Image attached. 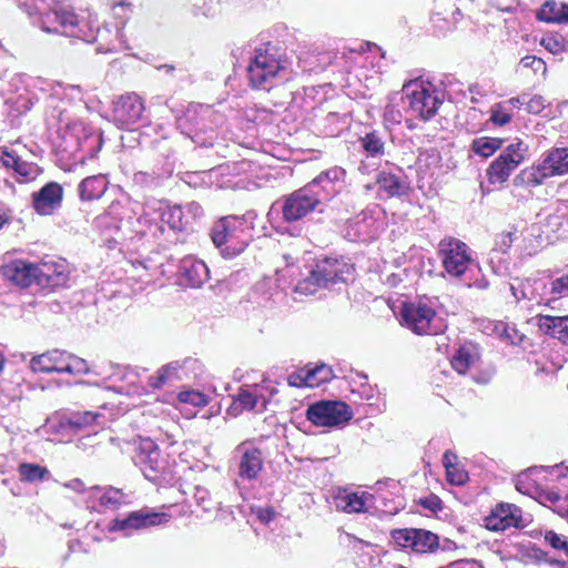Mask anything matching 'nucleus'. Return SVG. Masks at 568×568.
<instances>
[{"label": "nucleus", "mask_w": 568, "mask_h": 568, "mask_svg": "<svg viewBox=\"0 0 568 568\" xmlns=\"http://www.w3.org/2000/svg\"><path fill=\"white\" fill-rule=\"evenodd\" d=\"M361 145L367 156L382 158L385 154V142L383 135L374 130L359 139Z\"/></svg>", "instance_id": "nucleus-25"}, {"label": "nucleus", "mask_w": 568, "mask_h": 568, "mask_svg": "<svg viewBox=\"0 0 568 568\" xmlns=\"http://www.w3.org/2000/svg\"><path fill=\"white\" fill-rule=\"evenodd\" d=\"M285 63V60L275 58L268 50H255L246 69L251 85L255 89L270 90L275 80H286Z\"/></svg>", "instance_id": "nucleus-1"}, {"label": "nucleus", "mask_w": 568, "mask_h": 568, "mask_svg": "<svg viewBox=\"0 0 568 568\" xmlns=\"http://www.w3.org/2000/svg\"><path fill=\"white\" fill-rule=\"evenodd\" d=\"M32 207L37 213L59 210L63 200V187L58 182H48L31 194Z\"/></svg>", "instance_id": "nucleus-16"}, {"label": "nucleus", "mask_w": 568, "mask_h": 568, "mask_svg": "<svg viewBox=\"0 0 568 568\" xmlns=\"http://www.w3.org/2000/svg\"><path fill=\"white\" fill-rule=\"evenodd\" d=\"M307 369L312 382H314V386H320L321 384L327 383L334 376L333 369L326 364L316 365L315 367Z\"/></svg>", "instance_id": "nucleus-40"}, {"label": "nucleus", "mask_w": 568, "mask_h": 568, "mask_svg": "<svg viewBox=\"0 0 568 568\" xmlns=\"http://www.w3.org/2000/svg\"><path fill=\"white\" fill-rule=\"evenodd\" d=\"M568 173V148H555L548 152L542 164L531 171H523L515 178V182L520 179L532 185H539L545 178L555 174Z\"/></svg>", "instance_id": "nucleus-5"}, {"label": "nucleus", "mask_w": 568, "mask_h": 568, "mask_svg": "<svg viewBox=\"0 0 568 568\" xmlns=\"http://www.w3.org/2000/svg\"><path fill=\"white\" fill-rule=\"evenodd\" d=\"M540 44L552 54H557L565 49L564 39L554 36L544 37Z\"/></svg>", "instance_id": "nucleus-50"}, {"label": "nucleus", "mask_w": 568, "mask_h": 568, "mask_svg": "<svg viewBox=\"0 0 568 568\" xmlns=\"http://www.w3.org/2000/svg\"><path fill=\"white\" fill-rule=\"evenodd\" d=\"M568 290V274L556 278L551 284V293L560 294Z\"/></svg>", "instance_id": "nucleus-55"}, {"label": "nucleus", "mask_w": 568, "mask_h": 568, "mask_svg": "<svg viewBox=\"0 0 568 568\" xmlns=\"http://www.w3.org/2000/svg\"><path fill=\"white\" fill-rule=\"evenodd\" d=\"M510 292L511 295L515 297L516 302L518 303L520 300L527 298V294L525 290L516 287L514 284H510Z\"/></svg>", "instance_id": "nucleus-63"}, {"label": "nucleus", "mask_w": 568, "mask_h": 568, "mask_svg": "<svg viewBox=\"0 0 568 568\" xmlns=\"http://www.w3.org/2000/svg\"><path fill=\"white\" fill-rule=\"evenodd\" d=\"M504 139L480 136L473 140L470 150L481 158L491 156L497 150L503 146Z\"/></svg>", "instance_id": "nucleus-26"}, {"label": "nucleus", "mask_w": 568, "mask_h": 568, "mask_svg": "<svg viewBox=\"0 0 568 568\" xmlns=\"http://www.w3.org/2000/svg\"><path fill=\"white\" fill-rule=\"evenodd\" d=\"M68 359V352L59 348L36 355L30 359V368L34 373H58L65 374L64 367Z\"/></svg>", "instance_id": "nucleus-18"}, {"label": "nucleus", "mask_w": 568, "mask_h": 568, "mask_svg": "<svg viewBox=\"0 0 568 568\" xmlns=\"http://www.w3.org/2000/svg\"><path fill=\"white\" fill-rule=\"evenodd\" d=\"M321 287H324V285L320 284L318 277L315 275L313 271H311L310 275L306 278L300 281L296 284L294 291L302 295H313Z\"/></svg>", "instance_id": "nucleus-37"}, {"label": "nucleus", "mask_w": 568, "mask_h": 568, "mask_svg": "<svg viewBox=\"0 0 568 568\" xmlns=\"http://www.w3.org/2000/svg\"><path fill=\"white\" fill-rule=\"evenodd\" d=\"M511 120V115L504 110L500 104H495L490 111V121L498 126L506 125Z\"/></svg>", "instance_id": "nucleus-48"}, {"label": "nucleus", "mask_w": 568, "mask_h": 568, "mask_svg": "<svg viewBox=\"0 0 568 568\" xmlns=\"http://www.w3.org/2000/svg\"><path fill=\"white\" fill-rule=\"evenodd\" d=\"M407 95L410 99L409 105L412 110L424 121L432 119L443 103L436 90L423 85L407 93Z\"/></svg>", "instance_id": "nucleus-12"}, {"label": "nucleus", "mask_w": 568, "mask_h": 568, "mask_svg": "<svg viewBox=\"0 0 568 568\" xmlns=\"http://www.w3.org/2000/svg\"><path fill=\"white\" fill-rule=\"evenodd\" d=\"M346 172L341 166H334L321 172L311 183L315 184V189L321 193L322 199L329 202L339 193Z\"/></svg>", "instance_id": "nucleus-17"}, {"label": "nucleus", "mask_w": 568, "mask_h": 568, "mask_svg": "<svg viewBox=\"0 0 568 568\" xmlns=\"http://www.w3.org/2000/svg\"><path fill=\"white\" fill-rule=\"evenodd\" d=\"M123 496L124 494L122 490L114 487H109L101 496L100 501L103 506L116 508L122 504Z\"/></svg>", "instance_id": "nucleus-45"}, {"label": "nucleus", "mask_w": 568, "mask_h": 568, "mask_svg": "<svg viewBox=\"0 0 568 568\" xmlns=\"http://www.w3.org/2000/svg\"><path fill=\"white\" fill-rule=\"evenodd\" d=\"M402 321L418 335L429 334L430 322L435 317V311L426 303H404L402 307Z\"/></svg>", "instance_id": "nucleus-11"}, {"label": "nucleus", "mask_w": 568, "mask_h": 568, "mask_svg": "<svg viewBox=\"0 0 568 568\" xmlns=\"http://www.w3.org/2000/svg\"><path fill=\"white\" fill-rule=\"evenodd\" d=\"M520 64L524 68H531L535 73L541 72L546 73L547 67L546 62L541 58H537L535 55H526L520 60Z\"/></svg>", "instance_id": "nucleus-51"}, {"label": "nucleus", "mask_w": 568, "mask_h": 568, "mask_svg": "<svg viewBox=\"0 0 568 568\" xmlns=\"http://www.w3.org/2000/svg\"><path fill=\"white\" fill-rule=\"evenodd\" d=\"M257 517L261 521L270 523L275 517V511L273 508H260L257 513Z\"/></svg>", "instance_id": "nucleus-59"}, {"label": "nucleus", "mask_w": 568, "mask_h": 568, "mask_svg": "<svg viewBox=\"0 0 568 568\" xmlns=\"http://www.w3.org/2000/svg\"><path fill=\"white\" fill-rule=\"evenodd\" d=\"M201 397V394L200 393H181L180 394V399L182 402H185V403H191V404H197V402L195 400V398H200Z\"/></svg>", "instance_id": "nucleus-62"}, {"label": "nucleus", "mask_w": 568, "mask_h": 568, "mask_svg": "<svg viewBox=\"0 0 568 568\" xmlns=\"http://www.w3.org/2000/svg\"><path fill=\"white\" fill-rule=\"evenodd\" d=\"M439 548L443 551H453V550L457 549V545L455 541L446 538V539H444L443 544L439 542Z\"/></svg>", "instance_id": "nucleus-64"}, {"label": "nucleus", "mask_w": 568, "mask_h": 568, "mask_svg": "<svg viewBox=\"0 0 568 568\" xmlns=\"http://www.w3.org/2000/svg\"><path fill=\"white\" fill-rule=\"evenodd\" d=\"M508 155H499L487 169V176L491 184L507 181L510 173L519 165L518 160L509 159Z\"/></svg>", "instance_id": "nucleus-20"}, {"label": "nucleus", "mask_w": 568, "mask_h": 568, "mask_svg": "<svg viewBox=\"0 0 568 568\" xmlns=\"http://www.w3.org/2000/svg\"><path fill=\"white\" fill-rule=\"evenodd\" d=\"M545 108V99L541 95H534L526 102V110L529 113L538 114Z\"/></svg>", "instance_id": "nucleus-53"}, {"label": "nucleus", "mask_w": 568, "mask_h": 568, "mask_svg": "<svg viewBox=\"0 0 568 568\" xmlns=\"http://www.w3.org/2000/svg\"><path fill=\"white\" fill-rule=\"evenodd\" d=\"M417 504L433 514H437L444 507L442 499L435 494L419 498Z\"/></svg>", "instance_id": "nucleus-47"}, {"label": "nucleus", "mask_w": 568, "mask_h": 568, "mask_svg": "<svg viewBox=\"0 0 568 568\" xmlns=\"http://www.w3.org/2000/svg\"><path fill=\"white\" fill-rule=\"evenodd\" d=\"M239 215H222L211 229V239L216 247H221L227 242L231 235L233 223L239 220Z\"/></svg>", "instance_id": "nucleus-23"}, {"label": "nucleus", "mask_w": 568, "mask_h": 568, "mask_svg": "<svg viewBox=\"0 0 568 568\" xmlns=\"http://www.w3.org/2000/svg\"><path fill=\"white\" fill-rule=\"evenodd\" d=\"M169 381V377L164 374H161V371H158V375L155 377H151L150 385L153 388H161L166 382Z\"/></svg>", "instance_id": "nucleus-60"}, {"label": "nucleus", "mask_w": 568, "mask_h": 568, "mask_svg": "<svg viewBox=\"0 0 568 568\" xmlns=\"http://www.w3.org/2000/svg\"><path fill=\"white\" fill-rule=\"evenodd\" d=\"M447 481L455 486H462L468 480V474L458 466L446 470Z\"/></svg>", "instance_id": "nucleus-49"}, {"label": "nucleus", "mask_w": 568, "mask_h": 568, "mask_svg": "<svg viewBox=\"0 0 568 568\" xmlns=\"http://www.w3.org/2000/svg\"><path fill=\"white\" fill-rule=\"evenodd\" d=\"M558 9H559L558 24L568 23V3L560 2Z\"/></svg>", "instance_id": "nucleus-61"}, {"label": "nucleus", "mask_w": 568, "mask_h": 568, "mask_svg": "<svg viewBox=\"0 0 568 568\" xmlns=\"http://www.w3.org/2000/svg\"><path fill=\"white\" fill-rule=\"evenodd\" d=\"M19 473L21 478L27 481L42 480L49 474L47 468L28 463H23L19 466Z\"/></svg>", "instance_id": "nucleus-34"}, {"label": "nucleus", "mask_w": 568, "mask_h": 568, "mask_svg": "<svg viewBox=\"0 0 568 568\" xmlns=\"http://www.w3.org/2000/svg\"><path fill=\"white\" fill-rule=\"evenodd\" d=\"M100 415L93 412H72L63 414L60 418L61 427H69L72 430H81L92 425Z\"/></svg>", "instance_id": "nucleus-22"}, {"label": "nucleus", "mask_w": 568, "mask_h": 568, "mask_svg": "<svg viewBox=\"0 0 568 568\" xmlns=\"http://www.w3.org/2000/svg\"><path fill=\"white\" fill-rule=\"evenodd\" d=\"M42 172V169L38 166L36 163H29L20 160L16 173L20 176L18 180L20 183L33 181L39 176Z\"/></svg>", "instance_id": "nucleus-36"}, {"label": "nucleus", "mask_w": 568, "mask_h": 568, "mask_svg": "<svg viewBox=\"0 0 568 568\" xmlns=\"http://www.w3.org/2000/svg\"><path fill=\"white\" fill-rule=\"evenodd\" d=\"M235 400L239 402L243 409L253 410L257 405L258 396L242 386L235 395Z\"/></svg>", "instance_id": "nucleus-42"}, {"label": "nucleus", "mask_w": 568, "mask_h": 568, "mask_svg": "<svg viewBox=\"0 0 568 568\" xmlns=\"http://www.w3.org/2000/svg\"><path fill=\"white\" fill-rule=\"evenodd\" d=\"M282 213H324L326 200L315 189V184L308 182L303 187L282 197Z\"/></svg>", "instance_id": "nucleus-6"}, {"label": "nucleus", "mask_w": 568, "mask_h": 568, "mask_svg": "<svg viewBox=\"0 0 568 568\" xmlns=\"http://www.w3.org/2000/svg\"><path fill=\"white\" fill-rule=\"evenodd\" d=\"M568 322V315L566 316H551V315H539L538 326L545 334H555V328Z\"/></svg>", "instance_id": "nucleus-38"}, {"label": "nucleus", "mask_w": 568, "mask_h": 568, "mask_svg": "<svg viewBox=\"0 0 568 568\" xmlns=\"http://www.w3.org/2000/svg\"><path fill=\"white\" fill-rule=\"evenodd\" d=\"M545 541L554 549L564 551L568 555V538L557 534L554 530H546Z\"/></svg>", "instance_id": "nucleus-43"}, {"label": "nucleus", "mask_w": 568, "mask_h": 568, "mask_svg": "<svg viewBox=\"0 0 568 568\" xmlns=\"http://www.w3.org/2000/svg\"><path fill=\"white\" fill-rule=\"evenodd\" d=\"M344 505L343 510L347 513H364L366 511V501L364 496H359L357 493L347 494L343 498Z\"/></svg>", "instance_id": "nucleus-39"}, {"label": "nucleus", "mask_w": 568, "mask_h": 568, "mask_svg": "<svg viewBox=\"0 0 568 568\" xmlns=\"http://www.w3.org/2000/svg\"><path fill=\"white\" fill-rule=\"evenodd\" d=\"M78 190L82 201L99 199L105 190V181L101 176H88L82 180Z\"/></svg>", "instance_id": "nucleus-24"}, {"label": "nucleus", "mask_w": 568, "mask_h": 568, "mask_svg": "<svg viewBox=\"0 0 568 568\" xmlns=\"http://www.w3.org/2000/svg\"><path fill=\"white\" fill-rule=\"evenodd\" d=\"M53 22L58 26L54 28H44L48 32H61L68 33L70 29H73L78 24V17L75 13L67 10H54L52 11Z\"/></svg>", "instance_id": "nucleus-29"}, {"label": "nucleus", "mask_w": 568, "mask_h": 568, "mask_svg": "<svg viewBox=\"0 0 568 568\" xmlns=\"http://www.w3.org/2000/svg\"><path fill=\"white\" fill-rule=\"evenodd\" d=\"M305 417L317 427L343 428L353 418V410L343 400L321 399L307 406Z\"/></svg>", "instance_id": "nucleus-2"}, {"label": "nucleus", "mask_w": 568, "mask_h": 568, "mask_svg": "<svg viewBox=\"0 0 568 568\" xmlns=\"http://www.w3.org/2000/svg\"><path fill=\"white\" fill-rule=\"evenodd\" d=\"M439 253L446 272L455 277L462 276L473 262L468 246L457 239L443 240Z\"/></svg>", "instance_id": "nucleus-7"}, {"label": "nucleus", "mask_w": 568, "mask_h": 568, "mask_svg": "<svg viewBox=\"0 0 568 568\" xmlns=\"http://www.w3.org/2000/svg\"><path fill=\"white\" fill-rule=\"evenodd\" d=\"M170 515L159 513L149 508L131 511L126 516L115 517L109 525V531H121L124 536H130L134 530H141L149 527L168 523Z\"/></svg>", "instance_id": "nucleus-3"}, {"label": "nucleus", "mask_w": 568, "mask_h": 568, "mask_svg": "<svg viewBox=\"0 0 568 568\" xmlns=\"http://www.w3.org/2000/svg\"><path fill=\"white\" fill-rule=\"evenodd\" d=\"M38 275V287H60L64 286L69 278V272L64 260L42 261L36 264Z\"/></svg>", "instance_id": "nucleus-15"}, {"label": "nucleus", "mask_w": 568, "mask_h": 568, "mask_svg": "<svg viewBox=\"0 0 568 568\" xmlns=\"http://www.w3.org/2000/svg\"><path fill=\"white\" fill-rule=\"evenodd\" d=\"M36 264L16 261L2 267V275L20 287L38 286Z\"/></svg>", "instance_id": "nucleus-19"}, {"label": "nucleus", "mask_w": 568, "mask_h": 568, "mask_svg": "<svg viewBox=\"0 0 568 568\" xmlns=\"http://www.w3.org/2000/svg\"><path fill=\"white\" fill-rule=\"evenodd\" d=\"M376 183L381 190L392 196L400 194L403 190L400 179L395 174L381 172L377 174Z\"/></svg>", "instance_id": "nucleus-30"}, {"label": "nucleus", "mask_w": 568, "mask_h": 568, "mask_svg": "<svg viewBox=\"0 0 568 568\" xmlns=\"http://www.w3.org/2000/svg\"><path fill=\"white\" fill-rule=\"evenodd\" d=\"M320 280V284L327 288L336 283H347L354 273L352 265L343 260L325 257L318 261L312 270Z\"/></svg>", "instance_id": "nucleus-9"}, {"label": "nucleus", "mask_w": 568, "mask_h": 568, "mask_svg": "<svg viewBox=\"0 0 568 568\" xmlns=\"http://www.w3.org/2000/svg\"><path fill=\"white\" fill-rule=\"evenodd\" d=\"M473 362V355L465 347H459L450 361L453 368L460 375L468 371Z\"/></svg>", "instance_id": "nucleus-33"}, {"label": "nucleus", "mask_w": 568, "mask_h": 568, "mask_svg": "<svg viewBox=\"0 0 568 568\" xmlns=\"http://www.w3.org/2000/svg\"><path fill=\"white\" fill-rule=\"evenodd\" d=\"M442 462L445 470L454 468V466H457V455L450 450H446L443 455Z\"/></svg>", "instance_id": "nucleus-58"}, {"label": "nucleus", "mask_w": 568, "mask_h": 568, "mask_svg": "<svg viewBox=\"0 0 568 568\" xmlns=\"http://www.w3.org/2000/svg\"><path fill=\"white\" fill-rule=\"evenodd\" d=\"M132 459L148 480L155 481L164 468L159 446L150 438H143L134 450Z\"/></svg>", "instance_id": "nucleus-8"}, {"label": "nucleus", "mask_w": 568, "mask_h": 568, "mask_svg": "<svg viewBox=\"0 0 568 568\" xmlns=\"http://www.w3.org/2000/svg\"><path fill=\"white\" fill-rule=\"evenodd\" d=\"M548 335L554 338H557L562 344H567L568 343V325L561 324L560 326H557V328H555V334H548Z\"/></svg>", "instance_id": "nucleus-56"}, {"label": "nucleus", "mask_w": 568, "mask_h": 568, "mask_svg": "<svg viewBox=\"0 0 568 568\" xmlns=\"http://www.w3.org/2000/svg\"><path fill=\"white\" fill-rule=\"evenodd\" d=\"M287 383L293 387H303L310 386L314 387V382H312L308 369H302L300 372H294L287 377Z\"/></svg>", "instance_id": "nucleus-46"}, {"label": "nucleus", "mask_w": 568, "mask_h": 568, "mask_svg": "<svg viewBox=\"0 0 568 568\" xmlns=\"http://www.w3.org/2000/svg\"><path fill=\"white\" fill-rule=\"evenodd\" d=\"M178 275L180 285L199 288L210 278V270L203 261L186 256L179 264Z\"/></svg>", "instance_id": "nucleus-14"}, {"label": "nucleus", "mask_w": 568, "mask_h": 568, "mask_svg": "<svg viewBox=\"0 0 568 568\" xmlns=\"http://www.w3.org/2000/svg\"><path fill=\"white\" fill-rule=\"evenodd\" d=\"M120 221L113 215H103L102 219H98V226L104 227L103 235L105 236L104 242L109 248H115L119 243L118 236L121 233Z\"/></svg>", "instance_id": "nucleus-27"}, {"label": "nucleus", "mask_w": 568, "mask_h": 568, "mask_svg": "<svg viewBox=\"0 0 568 568\" xmlns=\"http://www.w3.org/2000/svg\"><path fill=\"white\" fill-rule=\"evenodd\" d=\"M393 541L416 554H433L439 549V536L422 528H400L390 531Z\"/></svg>", "instance_id": "nucleus-4"}, {"label": "nucleus", "mask_w": 568, "mask_h": 568, "mask_svg": "<svg viewBox=\"0 0 568 568\" xmlns=\"http://www.w3.org/2000/svg\"><path fill=\"white\" fill-rule=\"evenodd\" d=\"M528 151V146L520 140L509 144L499 155H508L507 158L518 160L520 164Z\"/></svg>", "instance_id": "nucleus-44"}, {"label": "nucleus", "mask_w": 568, "mask_h": 568, "mask_svg": "<svg viewBox=\"0 0 568 568\" xmlns=\"http://www.w3.org/2000/svg\"><path fill=\"white\" fill-rule=\"evenodd\" d=\"M521 510L514 504L499 503L485 518V527L491 531L520 527Z\"/></svg>", "instance_id": "nucleus-13"}, {"label": "nucleus", "mask_w": 568, "mask_h": 568, "mask_svg": "<svg viewBox=\"0 0 568 568\" xmlns=\"http://www.w3.org/2000/svg\"><path fill=\"white\" fill-rule=\"evenodd\" d=\"M272 216L268 221L273 223H277L276 231L282 234H290L292 236H297L301 234L302 229L296 225V223L301 220L303 215H265V217Z\"/></svg>", "instance_id": "nucleus-28"}, {"label": "nucleus", "mask_w": 568, "mask_h": 568, "mask_svg": "<svg viewBox=\"0 0 568 568\" xmlns=\"http://www.w3.org/2000/svg\"><path fill=\"white\" fill-rule=\"evenodd\" d=\"M20 158L16 155L13 152L10 151H3L0 156V161L3 166L11 168L16 172V169L20 162Z\"/></svg>", "instance_id": "nucleus-54"}, {"label": "nucleus", "mask_w": 568, "mask_h": 568, "mask_svg": "<svg viewBox=\"0 0 568 568\" xmlns=\"http://www.w3.org/2000/svg\"><path fill=\"white\" fill-rule=\"evenodd\" d=\"M190 367L202 372L201 363L197 359L192 358V357H186L183 361H173L169 364L163 365L160 368V371H161V374L166 375L170 379L171 377L175 376L180 369L190 368Z\"/></svg>", "instance_id": "nucleus-31"}, {"label": "nucleus", "mask_w": 568, "mask_h": 568, "mask_svg": "<svg viewBox=\"0 0 568 568\" xmlns=\"http://www.w3.org/2000/svg\"><path fill=\"white\" fill-rule=\"evenodd\" d=\"M517 233V227H511L510 231H504L496 235L495 237V246L494 251H498L503 254H506L511 247L513 242L515 241V235Z\"/></svg>", "instance_id": "nucleus-41"}, {"label": "nucleus", "mask_w": 568, "mask_h": 568, "mask_svg": "<svg viewBox=\"0 0 568 568\" xmlns=\"http://www.w3.org/2000/svg\"><path fill=\"white\" fill-rule=\"evenodd\" d=\"M559 3L547 0L537 12V19L547 23H558Z\"/></svg>", "instance_id": "nucleus-35"}, {"label": "nucleus", "mask_w": 568, "mask_h": 568, "mask_svg": "<svg viewBox=\"0 0 568 568\" xmlns=\"http://www.w3.org/2000/svg\"><path fill=\"white\" fill-rule=\"evenodd\" d=\"M161 217L162 222L165 223L170 230L178 232L184 231L183 215H161Z\"/></svg>", "instance_id": "nucleus-52"}, {"label": "nucleus", "mask_w": 568, "mask_h": 568, "mask_svg": "<svg viewBox=\"0 0 568 568\" xmlns=\"http://www.w3.org/2000/svg\"><path fill=\"white\" fill-rule=\"evenodd\" d=\"M529 557L532 558L536 561H548V554L537 547L536 545H532L529 549Z\"/></svg>", "instance_id": "nucleus-57"}, {"label": "nucleus", "mask_w": 568, "mask_h": 568, "mask_svg": "<svg viewBox=\"0 0 568 568\" xmlns=\"http://www.w3.org/2000/svg\"><path fill=\"white\" fill-rule=\"evenodd\" d=\"M90 371V366L84 358H81L75 354L68 352V359L64 367L65 374L88 375Z\"/></svg>", "instance_id": "nucleus-32"}, {"label": "nucleus", "mask_w": 568, "mask_h": 568, "mask_svg": "<svg viewBox=\"0 0 568 568\" xmlns=\"http://www.w3.org/2000/svg\"><path fill=\"white\" fill-rule=\"evenodd\" d=\"M263 459L260 448H251L243 453L240 460V476L246 479H254L262 470Z\"/></svg>", "instance_id": "nucleus-21"}, {"label": "nucleus", "mask_w": 568, "mask_h": 568, "mask_svg": "<svg viewBox=\"0 0 568 568\" xmlns=\"http://www.w3.org/2000/svg\"><path fill=\"white\" fill-rule=\"evenodd\" d=\"M144 104L135 93H125L113 103V119L118 126H130L138 123L143 115Z\"/></svg>", "instance_id": "nucleus-10"}]
</instances>
